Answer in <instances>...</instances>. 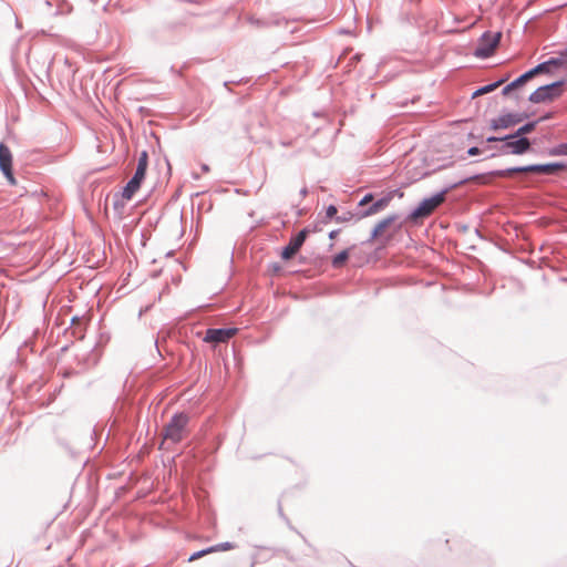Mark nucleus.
I'll return each instance as SVG.
<instances>
[{"label":"nucleus","instance_id":"72a5a7b5","mask_svg":"<svg viewBox=\"0 0 567 567\" xmlns=\"http://www.w3.org/2000/svg\"><path fill=\"white\" fill-rule=\"evenodd\" d=\"M514 114L516 115L515 118L517 124L522 123L523 121L529 117V114L526 112H516Z\"/></svg>","mask_w":567,"mask_h":567},{"label":"nucleus","instance_id":"f03ea898","mask_svg":"<svg viewBox=\"0 0 567 567\" xmlns=\"http://www.w3.org/2000/svg\"><path fill=\"white\" fill-rule=\"evenodd\" d=\"M474 181H478L485 184L487 183V174H475L463 177L454 183L446 184L440 192L433 194L430 197H426V199L430 202L431 207L435 210L441 204L444 203L446 195L451 190Z\"/></svg>","mask_w":567,"mask_h":567},{"label":"nucleus","instance_id":"4c0bfd02","mask_svg":"<svg viewBox=\"0 0 567 567\" xmlns=\"http://www.w3.org/2000/svg\"><path fill=\"white\" fill-rule=\"evenodd\" d=\"M467 154L470 156H476V155L481 154V150L477 146H472L467 150Z\"/></svg>","mask_w":567,"mask_h":567},{"label":"nucleus","instance_id":"58836bf2","mask_svg":"<svg viewBox=\"0 0 567 567\" xmlns=\"http://www.w3.org/2000/svg\"><path fill=\"white\" fill-rule=\"evenodd\" d=\"M278 514L279 516L285 519L286 522H288V518L286 517V515L284 514V511H282V505H281V502L278 501Z\"/></svg>","mask_w":567,"mask_h":567},{"label":"nucleus","instance_id":"f3484780","mask_svg":"<svg viewBox=\"0 0 567 567\" xmlns=\"http://www.w3.org/2000/svg\"><path fill=\"white\" fill-rule=\"evenodd\" d=\"M141 183L131 178L123 187V190L121 193L122 198L130 200L136 193V190L141 187Z\"/></svg>","mask_w":567,"mask_h":567},{"label":"nucleus","instance_id":"39448f33","mask_svg":"<svg viewBox=\"0 0 567 567\" xmlns=\"http://www.w3.org/2000/svg\"><path fill=\"white\" fill-rule=\"evenodd\" d=\"M189 422V416L185 412L175 413L165 426L164 437L178 443L183 440V432Z\"/></svg>","mask_w":567,"mask_h":567},{"label":"nucleus","instance_id":"f257e3e1","mask_svg":"<svg viewBox=\"0 0 567 567\" xmlns=\"http://www.w3.org/2000/svg\"><path fill=\"white\" fill-rule=\"evenodd\" d=\"M567 169V162H551L545 164H528L524 166H513L504 169L491 171L487 174L493 177H509L517 173H536L544 175H556L560 171Z\"/></svg>","mask_w":567,"mask_h":567},{"label":"nucleus","instance_id":"4468645a","mask_svg":"<svg viewBox=\"0 0 567 567\" xmlns=\"http://www.w3.org/2000/svg\"><path fill=\"white\" fill-rule=\"evenodd\" d=\"M12 168V154L10 148L3 143H0V171H9Z\"/></svg>","mask_w":567,"mask_h":567},{"label":"nucleus","instance_id":"1a4fd4ad","mask_svg":"<svg viewBox=\"0 0 567 567\" xmlns=\"http://www.w3.org/2000/svg\"><path fill=\"white\" fill-rule=\"evenodd\" d=\"M237 331V328H209L206 330L203 341L214 344L227 342Z\"/></svg>","mask_w":567,"mask_h":567},{"label":"nucleus","instance_id":"a18cd8bd","mask_svg":"<svg viewBox=\"0 0 567 567\" xmlns=\"http://www.w3.org/2000/svg\"><path fill=\"white\" fill-rule=\"evenodd\" d=\"M92 4H97L100 0H89Z\"/></svg>","mask_w":567,"mask_h":567},{"label":"nucleus","instance_id":"20e7f679","mask_svg":"<svg viewBox=\"0 0 567 567\" xmlns=\"http://www.w3.org/2000/svg\"><path fill=\"white\" fill-rule=\"evenodd\" d=\"M503 144L497 148L499 155H523L532 151L533 144L528 137H511V133L504 135Z\"/></svg>","mask_w":567,"mask_h":567},{"label":"nucleus","instance_id":"a211bd4d","mask_svg":"<svg viewBox=\"0 0 567 567\" xmlns=\"http://www.w3.org/2000/svg\"><path fill=\"white\" fill-rule=\"evenodd\" d=\"M248 21L257 28H269L271 25H279L280 23L278 19H259L255 17H249Z\"/></svg>","mask_w":567,"mask_h":567},{"label":"nucleus","instance_id":"e433bc0d","mask_svg":"<svg viewBox=\"0 0 567 567\" xmlns=\"http://www.w3.org/2000/svg\"><path fill=\"white\" fill-rule=\"evenodd\" d=\"M269 270H271L274 274H277L281 270V266L278 262L269 264L268 266Z\"/></svg>","mask_w":567,"mask_h":567},{"label":"nucleus","instance_id":"c85d7f7f","mask_svg":"<svg viewBox=\"0 0 567 567\" xmlns=\"http://www.w3.org/2000/svg\"><path fill=\"white\" fill-rule=\"evenodd\" d=\"M145 175H146V169H143V168H137L135 169V173L134 175L132 176L133 179L137 181L138 183L142 184V182L144 181L145 178Z\"/></svg>","mask_w":567,"mask_h":567},{"label":"nucleus","instance_id":"a19ab883","mask_svg":"<svg viewBox=\"0 0 567 567\" xmlns=\"http://www.w3.org/2000/svg\"><path fill=\"white\" fill-rule=\"evenodd\" d=\"M339 233H340V229H333V230H331V231L329 233L328 237H329L330 239H334V238L339 235Z\"/></svg>","mask_w":567,"mask_h":567},{"label":"nucleus","instance_id":"aec40b11","mask_svg":"<svg viewBox=\"0 0 567 567\" xmlns=\"http://www.w3.org/2000/svg\"><path fill=\"white\" fill-rule=\"evenodd\" d=\"M546 153L549 156H567V142L547 148Z\"/></svg>","mask_w":567,"mask_h":567},{"label":"nucleus","instance_id":"2f4dec72","mask_svg":"<svg viewBox=\"0 0 567 567\" xmlns=\"http://www.w3.org/2000/svg\"><path fill=\"white\" fill-rule=\"evenodd\" d=\"M384 196H390V202L398 196L399 198L403 197V192L400 188L388 192Z\"/></svg>","mask_w":567,"mask_h":567},{"label":"nucleus","instance_id":"2eb2a0df","mask_svg":"<svg viewBox=\"0 0 567 567\" xmlns=\"http://www.w3.org/2000/svg\"><path fill=\"white\" fill-rule=\"evenodd\" d=\"M538 124L539 121H528L520 125L515 132L511 133V137H527L526 135L532 133Z\"/></svg>","mask_w":567,"mask_h":567},{"label":"nucleus","instance_id":"7c9ffc66","mask_svg":"<svg viewBox=\"0 0 567 567\" xmlns=\"http://www.w3.org/2000/svg\"><path fill=\"white\" fill-rule=\"evenodd\" d=\"M399 21L401 23H411L412 22V16L409 12H401L399 14Z\"/></svg>","mask_w":567,"mask_h":567},{"label":"nucleus","instance_id":"dca6fc26","mask_svg":"<svg viewBox=\"0 0 567 567\" xmlns=\"http://www.w3.org/2000/svg\"><path fill=\"white\" fill-rule=\"evenodd\" d=\"M551 66L560 68L561 60L557 59V56H553V58L548 59L547 61L540 62L537 65H535L538 74L549 73Z\"/></svg>","mask_w":567,"mask_h":567},{"label":"nucleus","instance_id":"bb28decb","mask_svg":"<svg viewBox=\"0 0 567 567\" xmlns=\"http://www.w3.org/2000/svg\"><path fill=\"white\" fill-rule=\"evenodd\" d=\"M536 75H538V73H537L536 68L534 66V68L527 70L526 72H524L523 74H520L519 76H520L522 81L524 82V84H526L528 81H530Z\"/></svg>","mask_w":567,"mask_h":567},{"label":"nucleus","instance_id":"ddd939ff","mask_svg":"<svg viewBox=\"0 0 567 567\" xmlns=\"http://www.w3.org/2000/svg\"><path fill=\"white\" fill-rule=\"evenodd\" d=\"M508 79H509V75L507 74V75H504V76L499 78L497 81H495L493 83H489V84H486V85H483V86L476 89L472 93V97L475 99V97L481 96L483 94H487V93H491V92L495 91L498 86L504 84Z\"/></svg>","mask_w":567,"mask_h":567},{"label":"nucleus","instance_id":"6ab92c4d","mask_svg":"<svg viewBox=\"0 0 567 567\" xmlns=\"http://www.w3.org/2000/svg\"><path fill=\"white\" fill-rule=\"evenodd\" d=\"M350 249H343L332 257L331 265L333 268H341L349 258Z\"/></svg>","mask_w":567,"mask_h":567},{"label":"nucleus","instance_id":"49530a36","mask_svg":"<svg viewBox=\"0 0 567 567\" xmlns=\"http://www.w3.org/2000/svg\"><path fill=\"white\" fill-rule=\"evenodd\" d=\"M45 6H47V7H51V6H52L51 1L47 0V1H45Z\"/></svg>","mask_w":567,"mask_h":567},{"label":"nucleus","instance_id":"ea45409f","mask_svg":"<svg viewBox=\"0 0 567 567\" xmlns=\"http://www.w3.org/2000/svg\"><path fill=\"white\" fill-rule=\"evenodd\" d=\"M553 116V113L551 112H547L545 113L543 116H540L539 118H537L536 121H539V123L544 122V121H547L549 118H551Z\"/></svg>","mask_w":567,"mask_h":567},{"label":"nucleus","instance_id":"423d86ee","mask_svg":"<svg viewBox=\"0 0 567 567\" xmlns=\"http://www.w3.org/2000/svg\"><path fill=\"white\" fill-rule=\"evenodd\" d=\"M501 39L502 32L491 33L489 31H485L481 35L478 44L473 52L474 56L478 59L491 58L499 45Z\"/></svg>","mask_w":567,"mask_h":567},{"label":"nucleus","instance_id":"393cba45","mask_svg":"<svg viewBox=\"0 0 567 567\" xmlns=\"http://www.w3.org/2000/svg\"><path fill=\"white\" fill-rule=\"evenodd\" d=\"M147 165H148V153H147V151L144 150L140 153L136 167L147 169Z\"/></svg>","mask_w":567,"mask_h":567},{"label":"nucleus","instance_id":"37998d69","mask_svg":"<svg viewBox=\"0 0 567 567\" xmlns=\"http://www.w3.org/2000/svg\"><path fill=\"white\" fill-rule=\"evenodd\" d=\"M113 206H114L115 209H117L118 207H123L124 204L123 203L120 204L118 200L116 199V200H114Z\"/></svg>","mask_w":567,"mask_h":567},{"label":"nucleus","instance_id":"b1692460","mask_svg":"<svg viewBox=\"0 0 567 567\" xmlns=\"http://www.w3.org/2000/svg\"><path fill=\"white\" fill-rule=\"evenodd\" d=\"M338 215V208L334 205H329L326 208V217L322 219L323 224H327L330 219L334 218Z\"/></svg>","mask_w":567,"mask_h":567},{"label":"nucleus","instance_id":"7ed1b4c3","mask_svg":"<svg viewBox=\"0 0 567 567\" xmlns=\"http://www.w3.org/2000/svg\"><path fill=\"white\" fill-rule=\"evenodd\" d=\"M566 84L565 79L554 81L551 83L542 85L532 92L528 101L535 104L545 103L559 97L563 93L561 87Z\"/></svg>","mask_w":567,"mask_h":567},{"label":"nucleus","instance_id":"cd10ccee","mask_svg":"<svg viewBox=\"0 0 567 567\" xmlns=\"http://www.w3.org/2000/svg\"><path fill=\"white\" fill-rule=\"evenodd\" d=\"M207 554H210V548L207 547V548H204V549H200V550H197L195 553H193L189 557H188V561H194L196 559H199L204 556H206Z\"/></svg>","mask_w":567,"mask_h":567},{"label":"nucleus","instance_id":"4be33fe9","mask_svg":"<svg viewBox=\"0 0 567 567\" xmlns=\"http://www.w3.org/2000/svg\"><path fill=\"white\" fill-rule=\"evenodd\" d=\"M352 219H354L355 221H359L362 219V218H358L357 209L354 212L347 210V212H343L341 215L336 216L337 223H346V221H350Z\"/></svg>","mask_w":567,"mask_h":567},{"label":"nucleus","instance_id":"9d476101","mask_svg":"<svg viewBox=\"0 0 567 567\" xmlns=\"http://www.w3.org/2000/svg\"><path fill=\"white\" fill-rule=\"evenodd\" d=\"M390 205V196H382L372 200L363 209H357L358 218H367L384 210Z\"/></svg>","mask_w":567,"mask_h":567},{"label":"nucleus","instance_id":"5701e85b","mask_svg":"<svg viewBox=\"0 0 567 567\" xmlns=\"http://www.w3.org/2000/svg\"><path fill=\"white\" fill-rule=\"evenodd\" d=\"M209 548H210V554H212V553L234 549V548H236V545L231 542H223V543L209 546Z\"/></svg>","mask_w":567,"mask_h":567},{"label":"nucleus","instance_id":"f704fd0d","mask_svg":"<svg viewBox=\"0 0 567 567\" xmlns=\"http://www.w3.org/2000/svg\"><path fill=\"white\" fill-rule=\"evenodd\" d=\"M63 6L65 7V9L61 8L60 10L55 11L54 14H60V13H65V12L69 13L72 11V7L68 2L63 1Z\"/></svg>","mask_w":567,"mask_h":567},{"label":"nucleus","instance_id":"c03bdc74","mask_svg":"<svg viewBox=\"0 0 567 567\" xmlns=\"http://www.w3.org/2000/svg\"><path fill=\"white\" fill-rule=\"evenodd\" d=\"M202 171L205 172V173L208 172L209 171V166L207 164H203L202 165Z\"/></svg>","mask_w":567,"mask_h":567},{"label":"nucleus","instance_id":"f8f14e48","mask_svg":"<svg viewBox=\"0 0 567 567\" xmlns=\"http://www.w3.org/2000/svg\"><path fill=\"white\" fill-rule=\"evenodd\" d=\"M515 117L516 115L512 112L501 114L499 116L492 118L489 121L488 128L494 132L511 128L517 125Z\"/></svg>","mask_w":567,"mask_h":567},{"label":"nucleus","instance_id":"412c9836","mask_svg":"<svg viewBox=\"0 0 567 567\" xmlns=\"http://www.w3.org/2000/svg\"><path fill=\"white\" fill-rule=\"evenodd\" d=\"M523 85H525V84L522 81L520 76H518L502 89V94L508 95L512 91L517 90V89L522 87Z\"/></svg>","mask_w":567,"mask_h":567},{"label":"nucleus","instance_id":"9b49d317","mask_svg":"<svg viewBox=\"0 0 567 567\" xmlns=\"http://www.w3.org/2000/svg\"><path fill=\"white\" fill-rule=\"evenodd\" d=\"M399 218V215L398 214H391L389 216H386L385 218L379 220L374 227L371 229L370 231V236L369 238L364 241V244H370L374 240H377L378 238H380L383 234V231L390 227L391 225H393Z\"/></svg>","mask_w":567,"mask_h":567},{"label":"nucleus","instance_id":"473e14b6","mask_svg":"<svg viewBox=\"0 0 567 567\" xmlns=\"http://www.w3.org/2000/svg\"><path fill=\"white\" fill-rule=\"evenodd\" d=\"M557 59L561 60V66H564L567 63V47L557 53Z\"/></svg>","mask_w":567,"mask_h":567},{"label":"nucleus","instance_id":"c9c22d12","mask_svg":"<svg viewBox=\"0 0 567 567\" xmlns=\"http://www.w3.org/2000/svg\"><path fill=\"white\" fill-rule=\"evenodd\" d=\"M504 136H494V135H491V136H487L486 137V142L487 143H496V142H501L503 144L504 142Z\"/></svg>","mask_w":567,"mask_h":567},{"label":"nucleus","instance_id":"0eeeda50","mask_svg":"<svg viewBox=\"0 0 567 567\" xmlns=\"http://www.w3.org/2000/svg\"><path fill=\"white\" fill-rule=\"evenodd\" d=\"M310 231V227H305L297 235L292 236L289 243L281 248L280 257L284 260H290L302 247Z\"/></svg>","mask_w":567,"mask_h":567},{"label":"nucleus","instance_id":"79ce46f5","mask_svg":"<svg viewBox=\"0 0 567 567\" xmlns=\"http://www.w3.org/2000/svg\"><path fill=\"white\" fill-rule=\"evenodd\" d=\"M307 194H308V188H307V187H302V188L300 189V195H301L302 197H305V196H307Z\"/></svg>","mask_w":567,"mask_h":567},{"label":"nucleus","instance_id":"c756f323","mask_svg":"<svg viewBox=\"0 0 567 567\" xmlns=\"http://www.w3.org/2000/svg\"><path fill=\"white\" fill-rule=\"evenodd\" d=\"M2 174L4 175V177L7 178L8 183L10 185H16L17 184V181L13 176V172H12V168H9V171H2Z\"/></svg>","mask_w":567,"mask_h":567},{"label":"nucleus","instance_id":"a878e982","mask_svg":"<svg viewBox=\"0 0 567 567\" xmlns=\"http://www.w3.org/2000/svg\"><path fill=\"white\" fill-rule=\"evenodd\" d=\"M372 200H374L373 193H367L358 203L357 209H363L367 207Z\"/></svg>","mask_w":567,"mask_h":567},{"label":"nucleus","instance_id":"6e6552de","mask_svg":"<svg viewBox=\"0 0 567 567\" xmlns=\"http://www.w3.org/2000/svg\"><path fill=\"white\" fill-rule=\"evenodd\" d=\"M433 212H434V209L431 207L430 202L425 197L420 202V204L414 209H412L406 215V217L404 218V220L402 223H399L395 226V229L400 230L403 226V223L417 224L419 220L429 217Z\"/></svg>","mask_w":567,"mask_h":567}]
</instances>
